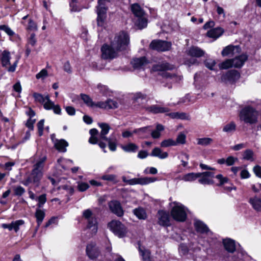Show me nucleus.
<instances>
[{
  "label": "nucleus",
  "mask_w": 261,
  "mask_h": 261,
  "mask_svg": "<svg viewBox=\"0 0 261 261\" xmlns=\"http://www.w3.org/2000/svg\"><path fill=\"white\" fill-rule=\"evenodd\" d=\"M46 160V157L43 156L37 161L34 164L31 173L24 181L21 182L23 185L28 186L30 184H33L36 187L39 186L40 180L43 177L42 170Z\"/></svg>",
  "instance_id": "1"
},
{
  "label": "nucleus",
  "mask_w": 261,
  "mask_h": 261,
  "mask_svg": "<svg viewBox=\"0 0 261 261\" xmlns=\"http://www.w3.org/2000/svg\"><path fill=\"white\" fill-rule=\"evenodd\" d=\"M33 97L35 101L42 104L44 109L46 110H53L54 113L58 115L61 114V109L59 105H55L54 102L50 99L48 94L43 95L40 93L34 92Z\"/></svg>",
  "instance_id": "2"
},
{
  "label": "nucleus",
  "mask_w": 261,
  "mask_h": 261,
  "mask_svg": "<svg viewBox=\"0 0 261 261\" xmlns=\"http://www.w3.org/2000/svg\"><path fill=\"white\" fill-rule=\"evenodd\" d=\"M259 113L254 108L246 106L241 110L240 118L246 123L255 124L258 121Z\"/></svg>",
  "instance_id": "3"
},
{
  "label": "nucleus",
  "mask_w": 261,
  "mask_h": 261,
  "mask_svg": "<svg viewBox=\"0 0 261 261\" xmlns=\"http://www.w3.org/2000/svg\"><path fill=\"white\" fill-rule=\"evenodd\" d=\"M112 45L116 49L122 51L126 48L129 43V36L126 32L120 31L116 33L111 40Z\"/></svg>",
  "instance_id": "4"
},
{
  "label": "nucleus",
  "mask_w": 261,
  "mask_h": 261,
  "mask_svg": "<svg viewBox=\"0 0 261 261\" xmlns=\"http://www.w3.org/2000/svg\"><path fill=\"white\" fill-rule=\"evenodd\" d=\"M174 206L171 211V215L173 219L176 221L184 222L187 219L186 207L180 203L174 202Z\"/></svg>",
  "instance_id": "5"
},
{
  "label": "nucleus",
  "mask_w": 261,
  "mask_h": 261,
  "mask_svg": "<svg viewBox=\"0 0 261 261\" xmlns=\"http://www.w3.org/2000/svg\"><path fill=\"white\" fill-rule=\"evenodd\" d=\"M11 55L10 51L4 50L2 51L1 57L2 66L9 72H14L16 70L19 58H17L12 65L10 63Z\"/></svg>",
  "instance_id": "6"
},
{
  "label": "nucleus",
  "mask_w": 261,
  "mask_h": 261,
  "mask_svg": "<svg viewBox=\"0 0 261 261\" xmlns=\"http://www.w3.org/2000/svg\"><path fill=\"white\" fill-rule=\"evenodd\" d=\"M108 227L119 238L125 236L127 230L124 225L119 221L112 220L108 224Z\"/></svg>",
  "instance_id": "7"
},
{
  "label": "nucleus",
  "mask_w": 261,
  "mask_h": 261,
  "mask_svg": "<svg viewBox=\"0 0 261 261\" xmlns=\"http://www.w3.org/2000/svg\"><path fill=\"white\" fill-rule=\"evenodd\" d=\"M122 180L129 185H140L142 186L148 185L157 180L155 177H144L127 179L126 177H122Z\"/></svg>",
  "instance_id": "8"
},
{
  "label": "nucleus",
  "mask_w": 261,
  "mask_h": 261,
  "mask_svg": "<svg viewBox=\"0 0 261 261\" xmlns=\"http://www.w3.org/2000/svg\"><path fill=\"white\" fill-rule=\"evenodd\" d=\"M102 52V58L105 59H113L118 56V53L120 51L119 49H116L115 47L112 45V42L110 45L104 44L101 48Z\"/></svg>",
  "instance_id": "9"
},
{
  "label": "nucleus",
  "mask_w": 261,
  "mask_h": 261,
  "mask_svg": "<svg viewBox=\"0 0 261 261\" xmlns=\"http://www.w3.org/2000/svg\"><path fill=\"white\" fill-rule=\"evenodd\" d=\"M149 46L150 48L158 51H166L171 48V43L166 41L154 40L152 41Z\"/></svg>",
  "instance_id": "10"
},
{
  "label": "nucleus",
  "mask_w": 261,
  "mask_h": 261,
  "mask_svg": "<svg viewBox=\"0 0 261 261\" xmlns=\"http://www.w3.org/2000/svg\"><path fill=\"white\" fill-rule=\"evenodd\" d=\"M107 9L104 5L97 6V23L98 26L103 27L107 17Z\"/></svg>",
  "instance_id": "11"
},
{
  "label": "nucleus",
  "mask_w": 261,
  "mask_h": 261,
  "mask_svg": "<svg viewBox=\"0 0 261 261\" xmlns=\"http://www.w3.org/2000/svg\"><path fill=\"white\" fill-rule=\"evenodd\" d=\"M108 206L111 212L117 216L121 217L123 215L124 212L119 201L112 200L109 202Z\"/></svg>",
  "instance_id": "12"
},
{
  "label": "nucleus",
  "mask_w": 261,
  "mask_h": 261,
  "mask_svg": "<svg viewBox=\"0 0 261 261\" xmlns=\"http://www.w3.org/2000/svg\"><path fill=\"white\" fill-rule=\"evenodd\" d=\"M86 254L91 259H95L98 257L100 252L95 244L91 243L87 246Z\"/></svg>",
  "instance_id": "13"
},
{
  "label": "nucleus",
  "mask_w": 261,
  "mask_h": 261,
  "mask_svg": "<svg viewBox=\"0 0 261 261\" xmlns=\"http://www.w3.org/2000/svg\"><path fill=\"white\" fill-rule=\"evenodd\" d=\"M158 223L160 225L165 226L170 225V216L168 212L160 210L158 213Z\"/></svg>",
  "instance_id": "14"
},
{
  "label": "nucleus",
  "mask_w": 261,
  "mask_h": 261,
  "mask_svg": "<svg viewBox=\"0 0 261 261\" xmlns=\"http://www.w3.org/2000/svg\"><path fill=\"white\" fill-rule=\"evenodd\" d=\"M201 174L198 181L202 185H211L214 183L212 178L214 176V173L212 172L206 171L200 173Z\"/></svg>",
  "instance_id": "15"
},
{
  "label": "nucleus",
  "mask_w": 261,
  "mask_h": 261,
  "mask_svg": "<svg viewBox=\"0 0 261 261\" xmlns=\"http://www.w3.org/2000/svg\"><path fill=\"white\" fill-rule=\"evenodd\" d=\"M241 48L239 46L228 45L222 51V55L223 57L228 56H233L240 53Z\"/></svg>",
  "instance_id": "16"
},
{
  "label": "nucleus",
  "mask_w": 261,
  "mask_h": 261,
  "mask_svg": "<svg viewBox=\"0 0 261 261\" xmlns=\"http://www.w3.org/2000/svg\"><path fill=\"white\" fill-rule=\"evenodd\" d=\"M118 102L114 100L108 99L105 102L99 101L97 103L96 107L105 109H112L118 108Z\"/></svg>",
  "instance_id": "17"
},
{
  "label": "nucleus",
  "mask_w": 261,
  "mask_h": 261,
  "mask_svg": "<svg viewBox=\"0 0 261 261\" xmlns=\"http://www.w3.org/2000/svg\"><path fill=\"white\" fill-rule=\"evenodd\" d=\"M145 110L150 113L153 114L164 113L169 112V109L167 107H162L159 105H152L145 108Z\"/></svg>",
  "instance_id": "18"
},
{
  "label": "nucleus",
  "mask_w": 261,
  "mask_h": 261,
  "mask_svg": "<svg viewBox=\"0 0 261 261\" xmlns=\"http://www.w3.org/2000/svg\"><path fill=\"white\" fill-rule=\"evenodd\" d=\"M151 128V126H147L139 128H136L133 130V133L137 134L140 137L142 138H147L149 137Z\"/></svg>",
  "instance_id": "19"
},
{
  "label": "nucleus",
  "mask_w": 261,
  "mask_h": 261,
  "mask_svg": "<svg viewBox=\"0 0 261 261\" xmlns=\"http://www.w3.org/2000/svg\"><path fill=\"white\" fill-rule=\"evenodd\" d=\"M148 63V61L144 57L134 59L131 62L133 67L135 69L143 68Z\"/></svg>",
  "instance_id": "20"
},
{
  "label": "nucleus",
  "mask_w": 261,
  "mask_h": 261,
  "mask_svg": "<svg viewBox=\"0 0 261 261\" xmlns=\"http://www.w3.org/2000/svg\"><path fill=\"white\" fill-rule=\"evenodd\" d=\"M54 143L55 147L59 152H65L67 151L66 147L68 146V143L64 139H56Z\"/></svg>",
  "instance_id": "21"
},
{
  "label": "nucleus",
  "mask_w": 261,
  "mask_h": 261,
  "mask_svg": "<svg viewBox=\"0 0 261 261\" xmlns=\"http://www.w3.org/2000/svg\"><path fill=\"white\" fill-rule=\"evenodd\" d=\"M130 9L134 15L137 18L143 17L146 15L144 10L138 3H135L131 5Z\"/></svg>",
  "instance_id": "22"
},
{
  "label": "nucleus",
  "mask_w": 261,
  "mask_h": 261,
  "mask_svg": "<svg viewBox=\"0 0 261 261\" xmlns=\"http://www.w3.org/2000/svg\"><path fill=\"white\" fill-rule=\"evenodd\" d=\"M248 56L246 55L242 54L232 59L233 67L240 68L247 61Z\"/></svg>",
  "instance_id": "23"
},
{
  "label": "nucleus",
  "mask_w": 261,
  "mask_h": 261,
  "mask_svg": "<svg viewBox=\"0 0 261 261\" xmlns=\"http://www.w3.org/2000/svg\"><path fill=\"white\" fill-rule=\"evenodd\" d=\"M99 126L101 128L100 133L99 134V139L100 140H108L109 138L106 137V135L109 133L110 129L109 125L106 123H101L98 124Z\"/></svg>",
  "instance_id": "24"
},
{
  "label": "nucleus",
  "mask_w": 261,
  "mask_h": 261,
  "mask_svg": "<svg viewBox=\"0 0 261 261\" xmlns=\"http://www.w3.org/2000/svg\"><path fill=\"white\" fill-rule=\"evenodd\" d=\"M0 30L4 31L10 37V40L13 41V39H20L18 35L15 32L7 25L3 24L0 25Z\"/></svg>",
  "instance_id": "25"
},
{
  "label": "nucleus",
  "mask_w": 261,
  "mask_h": 261,
  "mask_svg": "<svg viewBox=\"0 0 261 261\" xmlns=\"http://www.w3.org/2000/svg\"><path fill=\"white\" fill-rule=\"evenodd\" d=\"M173 68L172 65L167 62H162L153 66L152 70L153 71H162L167 70H171Z\"/></svg>",
  "instance_id": "26"
},
{
  "label": "nucleus",
  "mask_w": 261,
  "mask_h": 261,
  "mask_svg": "<svg viewBox=\"0 0 261 261\" xmlns=\"http://www.w3.org/2000/svg\"><path fill=\"white\" fill-rule=\"evenodd\" d=\"M224 33V30L221 28H216L210 30L207 32V36L216 39L220 37Z\"/></svg>",
  "instance_id": "27"
},
{
  "label": "nucleus",
  "mask_w": 261,
  "mask_h": 261,
  "mask_svg": "<svg viewBox=\"0 0 261 261\" xmlns=\"http://www.w3.org/2000/svg\"><path fill=\"white\" fill-rule=\"evenodd\" d=\"M200 175V173L191 172L182 175L179 179L187 182H192L199 178Z\"/></svg>",
  "instance_id": "28"
},
{
  "label": "nucleus",
  "mask_w": 261,
  "mask_h": 261,
  "mask_svg": "<svg viewBox=\"0 0 261 261\" xmlns=\"http://www.w3.org/2000/svg\"><path fill=\"white\" fill-rule=\"evenodd\" d=\"M240 77L239 72L235 70H232L228 71L225 75H224L223 78L225 80H227L230 82H234L238 80Z\"/></svg>",
  "instance_id": "29"
},
{
  "label": "nucleus",
  "mask_w": 261,
  "mask_h": 261,
  "mask_svg": "<svg viewBox=\"0 0 261 261\" xmlns=\"http://www.w3.org/2000/svg\"><path fill=\"white\" fill-rule=\"evenodd\" d=\"M189 55L194 57H200L204 55V51L197 46H192L188 50Z\"/></svg>",
  "instance_id": "30"
},
{
  "label": "nucleus",
  "mask_w": 261,
  "mask_h": 261,
  "mask_svg": "<svg viewBox=\"0 0 261 261\" xmlns=\"http://www.w3.org/2000/svg\"><path fill=\"white\" fill-rule=\"evenodd\" d=\"M152 156L158 157L160 159H165L168 158V153L167 152H164L159 147L153 148L150 153Z\"/></svg>",
  "instance_id": "31"
},
{
  "label": "nucleus",
  "mask_w": 261,
  "mask_h": 261,
  "mask_svg": "<svg viewBox=\"0 0 261 261\" xmlns=\"http://www.w3.org/2000/svg\"><path fill=\"white\" fill-rule=\"evenodd\" d=\"M223 243L225 249L228 252L233 253L236 250V245L233 240L230 239H224Z\"/></svg>",
  "instance_id": "32"
},
{
  "label": "nucleus",
  "mask_w": 261,
  "mask_h": 261,
  "mask_svg": "<svg viewBox=\"0 0 261 261\" xmlns=\"http://www.w3.org/2000/svg\"><path fill=\"white\" fill-rule=\"evenodd\" d=\"M87 227L91 230L92 234H95L97 231V222L95 217L87 220Z\"/></svg>",
  "instance_id": "33"
},
{
  "label": "nucleus",
  "mask_w": 261,
  "mask_h": 261,
  "mask_svg": "<svg viewBox=\"0 0 261 261\" xmlns=\"http://www.w3.org/2000/svg\"><path fill=\"white\" fill-rule=\"evenodd\" d=\"M164 129V127L163 125L161 124H157L155 130H151V129L150 128V135L153 139H158L160 138L161 136V133L163 131Z\"/></svg>",
  "instance_id": "34"
},
{
  "label": "nucleus",
  "mask_w": 261,
  "mask_h": 261,
  "mask_svg": "<svg viewBox=\"0 0 261 261\" xmlns=\"http://www.w3.org/2000/svg\"><path fill=\"white\" fill-rule=\"evenodd\" d=\"M249 202L256 211H261V199L257 197L250 198Z\"/></svg>",
  "instance_id": "35"
},
{
  "label": "nucleus",
  "mask_w": 261,
  "mask_h": 261,
  "mask_svg": "<svg viewBox=\"0 0 261 261\" xmlns=\"http://www.w3.org/2000/svg\"><path fill=\"white\" fill-rule=\"evenodd\" d=\"M35 215V217L36 218V221L37 223V227L36 228V229H37L42 222L45 217V214L43 210H42L40 208H37Z\"/></svg>",
  "instance_id": "36"
},
{
  "label": "nucleus",
  "mask_w": 261,
  "mask_h": 261,
  "mask_svg": "<svg viewBox=\"0 0 261 261\" xmlns=\"http://www.w3.org/2000/svg\"><path fill=\"white\" fill-rule=\"evenodd\" d=\"M194 226L197 231L201 233H205L209 230L206 225L199 220L195 221Z\"/></svg>",
  "instance_id": "37"
},
{
  "label": "nucleus",
  "mask_w": 261,
  "mask_h": 261,
  "mask_svg": "<svg viewBox=\"0 0 261 261\" xmlns=\"http://www.w3.org/2000/svg\"><path fill=\"white\" fill-rule=\"evenodd\" d=\"M121 148L126 152H135L138 150L139 147L135 143H129L122 145Z\"/></svg>",
  "instance_id": "38"
},
{
  "label": "nucleus",
  "mask_w": 261,
  "mask_h": 261,
  "mask_svg": "<svg viewBox=\"0 0 261 261\" xmlns=\"http://www.w3.org/2000/svg\"><path fill=\"white\" fill-rule=\"evenodd\" d=\"M163 76L167 79H170L172 82H178L180 81L182 77L181 75H177L174 73L169 72H164L163 73Z\"/></svg>",
  "instance_id": "39"
},
{
  "label": "nucleus",
  "mask_w": 261,
  "mask_h": 261,
  "mask_svg": "<svg viewBox=\"0 0 261 261\" xmlns=\"http://www.w3.org/2000/svg\"><path fill=\"white\" fill-rule=\"evenodd\" d=\"M81 97L84 103L89 107L93 108L96 107L97 103L93 101L92 99L88 95L85 94H81Z\"/></svg>",
  "instance_id": "40"
},
{
  "label": "nucleus",
  "mask_w": 261,
  "mask_h": 261,
  "mask_svg": "<svg viewBox=\"0 0 261 261\" xmlns=\"http://www.w3.org/2000/svg\"><path fill=\"white\" fill-rule=\"evenodd\" d=\"M133 213L139 219L145 220L147 218V214L143 208L138 207L134 209Z\"/></svg>",
  "instance_id": "41"
},
{
  "label": "nucleus",
  "mask_w": 261,
  "mask_h": 261,
  "mask_svg": "<svg viewBox=\"0 0 261 261\" xmlns=\"http://www.w3.org/2000/svg\"><path fill=\"white\" fill-rule=\"evenodd\" d=\"M147 19L146 15L138 18V20L136 22V25L139 29H143L146 28L147 25Z\"/></svg>",
  "instance_id": "42"
},
{
  "label": "nucleus",
  "mask_w": 261,
  "mask_h": 261,
  "mask_svg": "<svg viewBox=\"0 0 261 261\" xmlns=\"http://www.w3.org/2000/svg\"><path fill=\"white\" fill-rule=\"evenodd\" d=\"M254 154L251 149H247L243 152V158L244 160L252 162L254 160Z\"/></svg>",
  "instance_id": "43"
},
{
  "label": "nucleus",
  "mask_w": 261,
  "mask_h": 261,
  "mask_svg": "<svg viewBox=\"0 0 261 261\" xmlns=\"http://www.w3.org/2000/svg\"><path fill=\"white\" fill-rule=\"evenodd\" d=\"M197 144L202 145V146H207L211 144L213 140L211 138H198L197 140Z\"/></svg>",
  "instance_id": "44"
},
{
  "label": "nucleus",
  "mask_w": 261,
  "mask_h": 261,
  "mask_svg": "<svg viewBox=\"0 0 261 261\" xmlns=\"http://www.w3.org/2000/svg\"><path fill=\"white\" fill-rule=\"evenodd\" d=\"M177 142H175L174 140L172 139H168L163 140L161 143V147H168L171 146H176Z\"/></svg>",
  "instance_id": "45"
},
{
  "label": "nucleus",
  "mask_w": 261,
  "mask_h": 261,
  "mask_svg": "<svg viewBox=\"0 0 261 261\" xmlns=\"http://www.w3.org/2000/svg\"><path fill=\"white\" fill-rule=\"evenodd\" d=\"M220 69H226L233 67L232 59H227L219 65Z\"/></svg>",
  "instance_id": "46"
},
{
  "label": "nucleus",
  "mask_w": 261,
  "mask_h": 261,
  "mask_svg": "<svg viewBox=\"0 0 261 261\" xmlns=\"http://www.w3.org/2000/svg\"><path fill=\"white\" fill-rule=\"evenodd\" d=\"M236 128V125L235 123L233 122H231L224 126L223 131L226 133H231L234 131Z\"/></svg>",
  "instance_id": "47"
},
{
  "label": "nucleus",
  "mask_w": 261,
  "mask_h": 261,
  "mask_svg": "<svg viewBox=\"0 0 261 261\" xmlns=\"http://www.w3.org/2000/svg\"><path fill=\"white\" fill-rule=\"evenodd\" d=\"M24 223V221L22 220H18L12 222V229H14L15 232H17L19 229V226L23 225Z\"/></svg>",
  "instance_id": "48"
},
{
  "label": "nucleus",
  "mask_w": 261,
  "mask_h": 261,
  "mask_svg": "<svg viewBox=\"0 0 261 261\" xmlns=\"http://www.w3.org/2000/svg\"><path fill=\"white\" fill-rule=\"evenodd\" d=\"M37 200L38 201L37 206L39 208H41L43 206L44 204L46 201V195L45 194L40 195L37 198Z\"/></svg>",
  "instance_id": "49"
},
{
  "label": "nucleus",
  "mask_w": 261,
  "mask_h": 261,
  "mask_svg": "<svg viewBox=\"0 0 261 261\" xmlns=\"http://www.w3.org/2000/svg\"><path fill=\"white\" fill-rule=\"evenodd\" d=\"M26 29L31 31H36L38 29L36 23L31 19H29Z\"/></svg>",
  "instance_id": "50"
},
{
  "label": "nucleus",
  "mask_w": 261,
  "mask_h": 261,
  "mask_svg": "<svg viewBox=\"0 0 261 261\" xmlns=\"http://www.w3.org/2000/svg\"><path fill=\"white\" fill-rule=\"evenodd\" d=\"M186 135L183 133H180L177 137L176 141H175V142H177V145L180 144H184L186 143Z\"/></svg>",
  "instance_id": "51"
},
{
  "label": "nucleus",
  "mask_w": 261,
  "mask_h": 261,
  "mask_svg": "<svg viewBox=\"0 0 261 261\" xmlns=\"http://www.w3.org/2000/svg\"><path fill=\"white\" fill-rule=\"evenodd\" d=\"M204 64L207 68L210 70H213V67L215 66L216 62L214 60L208 59L205 61Z\"/></svg>",
  "instance_id": "52"
},
{
  "label": "nucleus",
  "mask_w": 261,
  "mask_h": 261,
  "mask_svg": "<svg viewBox=\"0 0 261 261\" xmlns=\"http://www.w3.org/2000/svg\"><path fill=\"white\" fill-rule=\"evenodd\" d=\"M44 119L40 120L37 123V127L39 136H41L43 135V132L44 129Z\"/></svg>",
  "instance_id": "53"
},
{
  "label": "nucleus",
  "mask_w": 261,
  "mask_h": 261,
  "mask_svg": "<svg viewBox=\"0 0 261 261\" xmlns=\"http://www.w3.org/2000/svg\"><path fill=\"white\" fill-rule=\"evenodd\" d=\"M89 188V185L86 182H79L77 185L78 190L81 192H84Z\"/></svg>",
  "instance_id": "54"
},
{
  "label": "nucleus",
  "mask_w": 261,
  "mask_h": 261,
  "mask_svg": "<svg viewBox=\"0 0 261 261\" xmlns=\"http://www.w3.org/2000/svg\"><path fill=\"white\" fill-rule=\"evenodd\" d=\"M47 71L45 69H43L36 75V77L37 79H44V78L47 76Z\"/></svg>",
  "instance_id": "55"
},
{
  "label": "nucleus",
  "mask_w": 261,
  "mask_h": 261,
  "mask_svg": "<svg viewBox=\"0 0 261 261\" xmlns=\"http://www.w3.org/2000/svg\"><path fill=\"white\" fill-rule=\"evenodd\" d=\"M146 98V95L141 93H136L133 96V100L135 102H138L140 99L144 100Z\"/></svg>",
  "instance_id": "56"
},
{
  "label": "nucleus",
  "mask_w": 261,
  "mask_h": 261,
  "mask_svg": "<svg viewBox=\"0 0 261 261\" xmlns=\"http://www.w3.org/2000/svg\"><path fill=\"white\" fill-rule=\"evenodd\" d=\"M216 178L219 181L220 183L218 186H222L228 181V178L226 177H223L222 174H218L216 176Z\"/></svg>",
  "instance_id": "57"
},
{
  "label": "nucleus",
  "mask_w": 261,
  "mask_h": 261,
  "mask_svg": "<svg viewBox=\"0 0 261 261\" xmlns=\"http://www.w3.org/2000/svg\"><path fill=\"white\" fill-rule=\"evenodd\" d=\"M116 176L114 174L103 175L101 177V179L105 180L114 181L115 180Z\"/></svg>",
  "instance_id": "58"
},
{
  "label": "nucleus",
  "mask_w": 261,
  "mask_h": 261,
  "mask_svg": "<svg viewBox=\"0 0 261 261\" xmlns=\"http://www.w3.org/2000/svg\"><path fill=\"white\" fill-rule=\"evenodd\" d=\"M158 173V170L155 167H148L146 168L144 171V173L145 174H156Z\"/></svg>",
  "instance_id": "59"
},
{
  "label": "nucleus",
  "mask_w": 261,
  "mask_h": 261,
  "mask_svg": "<svg viewBox=\"0 0 261 261\" xmlns=\"http://www.w3.org/2000/svg\"><path fill=\"white\" fill-rule=\"evenodd\" d=\"M25 192V189L21 186H18L14 189L15 194L17 196H21Z\"/></svg>",
  "instance_id": "60"
},
{
  "label": "nucleus",
  "mask_w": 261,
  "mask_h": 261,
  "mask_svg": "<svg viewBox=\"0 0 261 261\" xmlns=\"http://www.w3.org/2000/svg\"><path fill=\"white\" fill-rule=\"evenodd\" d=\"M83 217L87 220L94 217L92 216V212L90 209H87L83 212Z\"/></svg>",
  "instance_id": "61"
},
{
  "label": "nucleus",
  "mask_w": 261,
  "mask_h": 261,
  "mask_svg": "<svg viewBox=\"0 0 261 261\" xmlns=\"http://www.w3.org/2000/svg\"><path fill=\"white\" fill-rule=\"evenodd\" d=\"M36 42L37 40L35 37V34L34 33L31 34L30 37L28 39V44H30L32 46H34L35 45Z\"/></svg>",
  "instance_id": "62"
},
{
  "label": "nucleus",
  "mask_w": 261,
  "mask_h": 261,
  "mask_svg": "<svg viewBox=\"0 0 261 261\" xmlns=\"http://www.w3.org/2000/svg\"><path fill=\"white\" fill-rule=\"evenodd\" d=\"M253 171L256 176L261 178V166H255L253 168Z\"/></svg>",
  "instance_id": "63"
},
{
  "label": "nucleus",
  "mask_w": 261,
  "mask_h": 261,
  "mask_svg": "<svg viewBox=\"0 0 261 261\" xmlns=\"http://www.w3.org/2000/svg\"><path fill=\"white\" fill-rule=\"evenodd\" d=\"M141 255L143 261H151L150 257V253L147 251H141Z\"/></svg>",
  "instance_id": "64"
}]
</instances>
